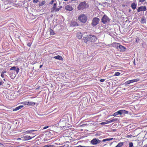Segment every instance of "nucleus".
Listing matches in <instances>:
<instances>
[{
  "mask_svg": "<svg viewBox=\"0 0 147 147\" xmlns=\"http://www.w3.org/2000/svg\"><path fill=\"white\" fill-rule=\"evenodd\" d=\"M145 0H139V2L140 3H142Z\"/></svg>",
  "mask_w": 147,
  "mask_h": 147,
  "instance_id": "39",
  "label": "nucleus"
},
{
  "mask_svg": "<svg viewBox=\"0 0 147 147\" xmlns=\"http://www.w3.org/2000/svg\"><path fill=\"white\" fill-rule=\"evenodd\" d=\"M21 138H23V140H27L32 139V138L29 136H25L21 137Z\"/></svg>",
  "mask_w": 147,
  "mask_h": 147,
  "instance_id": "10",
  "label": "nucleus"
},
{
  "mask_svg": "<svg viewBox=\"0 0 147 147\" xmlns=\"http://www.w3.org/2000/svg\"><path fill=\"white\" fill-rule=\"evenodd\" d=\"M120 112L121 114V115L122 114H127L128 112L127 111L124 110H120Z\"/></svg>",
  "mask_w": 147,
  "mask_h": 147,
  "instance_id": "17",
  "label": "nucleus"
},
{
  "mask_svg": "<svg viewBox=\"0 0 147 147\" xmlns=\"http://www.w3.org/2000/svg\"><path fill=\"white\" fill-rule=\"evenodd\" d=\"M100 20L99 18H95L92 20V24L94 26H95L97 25L99 23Z\"/></svg>",
  "mask_w": 147,
  "mask_h": 147,
  "instance_id": "5",
  "label": "nucleus"
},
{
  "mask_svg": "<svg viewBox=\"0 0 147 147\" xmlns=\"http://www.w3.org/2000/svg\"><path fill=\"white\" fill-rule=\"evenodd\" d=\"M113 139V138H107L105 139L106 141H110L111 140Z\"/></svg>",
  "mask_w": 147,
  "mask_h": 147,
  "instance_id": "35",
  "label": "nucleus"
},
{
  "mask_svg": "<svg viewBox=\"0 0 147 147\" xmlns=\"http://www.w3.org/2000/svg\"><path fill=\"white\" fill-rule=\"evenodd\" d=\"M56 10L57 11H58L59 10L58 9V10Z\"/></svg>",
  "mask_w": 147,
  "mask_h": 147,
  "instance_id": "54",
  "label": "nucleus"
},
{
  "mask_svg": "<svg viewBox=\"0 0 147 147\" xmlns=\"http://www.w3.org/2000/svg\"><path fill=\"white\" fill-rule=\"evenodd\" d=\"M129 147H133V144L132 142H131L129 143Z\"/></svg>",
  "mask_w": 147,
  "mask_h": 147,
  "instance_id": "34",
  "label": "nucleus"
},
{
  "mask_svg": "<svg viewBox=\"0 0 147 147\" xmlns=\"http://www.w3.org/2000/svg\"><path fill=\"white\" fill-rule=\"evenodd\" d=\"M143 10L144 11H145L146 10H138V12H139L140 11H142Z\"/></svg>",
  "mask_w": 147,
  "mask_h": 147,
  "instance_id": "44",
  "label": "nucleus"
},
{
  "mask_svg": "<svg viewBox=\"0 0 147 147\" xmlns=\"http://www.w3.org/2000/svg\"><path fill=\"white\" fill-rule=\"evenodd\" d=\"M131 6L133 9H135L136 8V4L135 3H133L131 4Z\"/></svg>",
  "mask_w": 147,
  "mask_h": 147,
  "instance_id": "16",
  "label": "nucleus"
},
{
  "mask_svg": "<svg viewBox=\"0 0 147 147\" xmlns=\"http://www.w3.org/2000/svg\"><path fill=\"white\" fill-rule=\"evenodd\" d=\"M77 37L79 39H81L82 37V35L80 32H78L77 33Z\"/></svg>",
  "mask_w": 147,
  "mask_h": 147,
  "instance_id": "11",
  "label": "nucleus"
},
{
  "mask_svg": "<svg viewBox=\"0 0 147 147\" xmlns=\"http://www.w3.org/2000/svg\"><path fill=\"white\" fill-rule=\"evenodd\" d=\"M28 11L29 13H30V14H32L33 16H36V13H33V11L32 10H28Z\"/></svg>",
  "mask_w": 147,
  "mask_h": 147,
  "instance_id": "20",
  "label": "nucleus"
},
{
  "mask_svg": "<svg viewBox=\"0 0 147 147\" xmlns=\"http://www.w3.org/2000/svg\"><path fill=\"white\" fill-rule=\"evenodd\" d=\"M140 80L138 78H137L136 79H133L132 80H129L125 82V83L126 84H128L131 83H133L134 82H137L139 81Z\"/></svg>",
  "mask_w": 147,
  "mask_h": 147,
  "instance_id": "7",
  "label": "nucleus"
},
{
  "mask_svg": "<svg viewBox=\"0 0 147 147\" xmlns=\"http://www.w3.org/2000/svg\"><path fill=\"white\" fill-rule=\"evenodd\" d=\"M54 58L57 59L59 60H62L63 59V58L60 55H57L56 56H55L53 57Z\"/></svg>",
  "mask_w": 147,
  "mask_h": 147,
  "instance_id": "14",
  "label": "nucleus"
},
{
  "mask_svg": "<svg viewBox=\"0 0 147 147\" xmlns=\"http://www.w3.org/2000/svg\"><path fill=\"white\" fill-rule=\"evenodd\" d=\"M119 45V44L117 43L116 42H113L112 44V45L113 47H114L116 48L117 49Z\"/></svg>",
  "mask_w": 147,
  "mask_h": 147,
  "instance_id": "13",
  "label": "nucleus"
},
{
  "mask_svg": "<svg viewBox=\"0 0 147 147\" xmlns=\"http://www.w3.org/2000/svg\"><path fill=\"white\" fill-rule=\"evenodd\" d=\"M50 34L51 35H53L55 34V33L54 32L53 30L51 29H50Z\"/></svg>",
  "mask_w": 147,
  "mask_h": 147,
  "instance_id": "27",
  "label": "nucleus"
},
{
  "mask_svg": "<svg viewBox=\"0 0 147 147\" xmlns=\"http://www.w3.org/2000/svg\"><path fill=\"white\" fill-rule=\"evenodd\" d=\"M31 44H32V43H31L30 42H28V43H27V45L28 46L30 47L31 46Z\"/></svg>",
  "mask_w": 147,
  "mask_h": 147,
  "instance_id": "38",
  "label": "nucleus"
},
{
  "mask_svg": "<svg viewBox=\"0 0 147 147\" xmlns=\"http://www.w3.org/2000/svg\"><path fill=\"white\" fill-rule=\"evenodd\" d=\"M48 127H49L48 126H45L43 127V129H46L48 128Z\"/></svg>",
  "mask_w": 147,
  "mask_h": 147,
  "instance_id": "42",
  "label": "nucleus"
},
{
  "mask_svg": "<svg viewBox=\"0 0 147 147\" xmlns=\"http://www.w3.org/2000/svg\"><path fill=\"white\" fill-rule=\"evenodd\" d=\"M16 74H10V77L12 79H13L15 77H16Z\"/></svg>",
  "mask_w": 147,
  "mask_h": 147,
  "instance_id": "25",
  "label": "nucleus"
},
{
  "mask_svg": "<svg viewBox=\"0 0 147 147\" xmlns=\"http://www.w3.org/2000/svg\"><path fill=\"white\" fill-rule=\"evenodd\" d=\"M69 11H71L72 10H69Z\"/></svg>",
  "mask_w": 147,
  "mask_h": 147,
  "instance_id": "58",
  "label": "nucleus"
},
{
  "mask_svg": "<svg viewBox=\"0 0 147 147\" xmlns=\"http://www.w3.org/2000/svg\"><path fill=\"white\" fill-rule=\"evenodd\" d=\"M6 73V71H4L2 72V73L3 74H4L5 73Z\"/></svg>",
  "mask_w": 147,
  "mask_h": 147,
  "instance_id": "46",
  "label": "nucleus"
},
{
  "mask_svg": "<svg viewBox=\"0 0 147 147\" xmlns=\"http://www.w3.org/2000/svg\"><path fill=\"white\" fill-rule=\"evenodd\" d=\"M28 11L29 13H30V14H32L33 16H36V13H33V11L32 10H28Z\"/></svg>",
  "mask_w": 147,
  "mask_h": 147,
  "instance_id": "19",
  "label": "nucleus"
},
{
  "mask_svg": "<svg viewBox=\"0 0 147 147\" xmlns=\"http://www.w3.org/2000/svg\"><path fill=\"white\" fill-rule=\"evenodd\" d=\"M34 10H34H32L33 11H35V10Z\"/></svg>",
  "mask_w": 147,
  "mask_h": 147,
  "instance_id": "53",
  "label": "nucleus"
},
{
  "mask_svg": "<svg viewBox=\"0 0 147 147\" xmlns=\"http://www.w3.org/2000/svg\"><path fill=\"white\" fill-rule=\"evenodd\" d=\"M56 0H52L49 3L50 4H53V3L56 2Z\"/></svg>",
  "mask_w": 147,
  "mask_h": 147,
  "instance_id": "29",
  "label": "nucleus"
},
{
  "mask_svg": "<svg viewBox=\"0 0 147 147\" xmlns=\"http://www.w3.org/2000/svg\"><path fill=\"white\" fill-rule=\"evenodd\" d=\"M105 79H102L100 80V82H103L105 81Z\"/></svg>",
  "mask_w": 147,
  "mask_h": 147,
  "instance_id": "41",
  "label": "nucleus"
},
{
  "mask_svg": "<svg viewBox=\"0 0 147 147\" xmlns=\"http://www.w3.org/2000/svg\"><path fill=\"white\" fill-rule=\"evenodd\" d=\"M23 107V106L22 105L18 107H17L16 108L14 109L13 110V111H17L19 109L22 108Z\"/></svg>",
  "mask_w": 147,
  "mask_h": 147,
  "instance_id": "15",
  "label": "nucleus"
},
{
  "mask_svg": "<svg viewBox=\"0 0 147 147\" xmlns=\"http://www.w3.org/2000/svg\"><path fill=\"white\" fill-rule=\"evenodd\" d=\"M65 9H73L72 7L69 5H67L65 6Z\"/></svg>",
  "mask_w": 147,
  "mask_h": 147,
  "instance_id": "22",
  "label": "nucleus"
},
{
  "mask_svg": "<svg viewBox=\"0 0 147 147\" xmlns=\"http://www.w3.org/2000/svg\"><path fill=\"white\" fill-rule=\"evenodd\" d=\"M21 140V138H18L17 139V140Z\"/></svg>",
  "mask_w": 147,
  "mask_h": 147,
  "instance_id": "47",
  "label": "nucleus"
},
{
  "mask_svg": "<svg viewBox=\"0 0 147 147\" xmlns=\"http://www.w3.org/2000/svg\"><path fill=\"white\" fill-rule=\"evenodd\" d=\"M3 80H4V81H5V79H4H4H3Z\"/></svg>",
  "mask_w": 147,
  "mask_h": 147,
  "instance_id": "57",
  "label": "nucleus"
},
{
  "mask_svg": "<svg viewBox=\"0 0 147 147\" xmlns=\"http://www.w3.org/2000/svg\"><path fill=\"white\" fill-rule=\"evenodd\" d=\"M40 2V0H33V2L34 3H37Z\"/></svg>",
  "mask_w": 147,
  "mask_h": 147,
  "instance_id": "32",
  "label": "nucleus"
},
{
  "mask_svg": "<svg viewBox=\"0 0 147 147\" xmlns=\"http://www.w3.org/2000/svg\"><path fill=\"white\" fill-rule=\"evenodd\" d=\"M123 142H120L115 147H121L123 145Z\"/></svg>",
  "mask_w": 147,
  "mask_h": 147,
  "instance_id": "24",
  "label": "nucleus"
},
{
  "mask_svg": "<svg viewBox=\"0 0 147 147\" xmlns=\"http://www.w3.org/2000/svg\"><path fill=\"white\" fill-rule=\"evenodd\" d=\"M39 3V6L40 7L44 5L45 3L46 2L45 1H42L41 0H40V2Z\"/></svg>",
  "mask_w": 147,
  "mask_h": 147,
  "instance_id": "12",
  "label": "nucleus"
},
{
  "mask_svg": "<svg viewBox=\"0 0 147 147\" xmlns=\"http://www.w3.org/2000/svg\"><path fill=\"white\" fill-rule=\"evenodd\" d=\"M78 19L81 22L85 23L87 20V18L85 15L83 14L79 17Z\"/></svg>",
  "mask_w": 147,
  "mask_h": 147,
  "instance_id": "2",
  "label": "nucleus"
},
{
  "mask_svg": "<svg viewBox=\"0 0 147 147\" xmlns=\"http://www.w3.org/2000/svg\"><path fill=\"white\" fill-rule=\"evenodd\" d=\"M10 70H14V71H16V74H17L19 71V69L18 67H16L15 66H13L10 69Z\"/></svg>",
  "mask_w": 147,
  "mask_h": 147,
  "instance_id": "8",
  "label": "nucleus"
},
{
  "mask_svg": "<svg viewBox=\"0 0 147 147\" xmlns=\"http://www.w3.org/2000/svg\"><path fill=\"white\" fill-rule=\"evenodd\" d=\"M110 21V19L106 15H104L102 17L101 19V22L104 24H106L107 22H109Z\"/></svg>",
  "mask_w": 147,
  "mask_h": 147,
  "instance_id": "4",
  "label": "nucleus"
},
{
  "mask_svg": "<svg viewBox=\"0 0 147 147\" xmlns=\"http://www.w3.org/2000/svg\"><path fill=\"white\" fill-rule=\"evenodd\" d=\"M109 123H110L109 121L106 120V121H105L102 122H101V123H100V124L101 125H105V124H108Z\"/></svg>",
  "mask_w": 147,
  "mask_h": 147,
  "instance_id": "21",
  "label": "nucleus"
},
{
  "mask_svg": "<svg viewBox=\"0 0 147 147\" xmlns=\"http://www.w3.org/2000/svg\"><path fill=\"white\" fill-rule=\"evenodd\" d=\"M102 142H106V140L105 139H103V140H102Z\"/></svg>",
  "mask_w": 147,
  "mask_h": 147,
  "instance_id": "45",
  "label": "nucleus"
},
{
  "mask_svg": "<svg viewBox=\"0 0 147 147\" xmlns=\"http://www.w3.org/2000/svg\"><path fill=\"white\" fill-rule=\"evenodd\" d=\"M79 147H83V146L80 145L79 146Z\"/></svg>",
  "mask_w": 147,
  "mask_h": 147,
  "instance_id": "50",
  "label": "nucleus"
},
{
  "mask_svg": "<svg viewBox=\"0 0 147 147\" xmlns=\"http://www.w3.org/2000/svg\"><path fill=\"white\" fill-rule=\"evenodd\" d=\"M117 120V119L116 118L114 119L111 120L109 121V123H111L113 122L116 121Z\"/></svg>",
  "mask_w": 147,
  "mask_h": 147,
  "instance_id": "28",
  "label": "nucleus"
},
{
  "mask_svg": "<svg viewBox=\"0 0 147 147\" xmlns=\"http://www.w3.org/2000/svg\"><path fill=\"white\" fill-rule=\"evenodd\" d=\"M118 115H121L120 110L114 113L113 115V116H115Z\"/></svg>",
  "mask_w": 147,
  "mask_h": 147,
  "instance_id": "18",
  "label": "nucleus"
},
{
  "mask_svg": "<svg viewBox=\"0 0 147 147\" xmlns=\"http://www.w3.org/2000/svg\"><path fill=\"white\" fill-rule=\"evenodd\" d=\"M84 41L85 42H87L88 41H90L91 42H94L97 40V38L94 35H86L84 37Z\"/></svg>",
  "mask_w": 147,
  "mask_h": 147,
  "instance_id": "1",
  "label": "nucleus"
},
{
  "mask_svg": "<svg viewBox=\"0 0 147 147\" xmlns=\"http://www.w3.org/2000/svg\"><path fill=\"white\" fill-rule=\"evenodd\" d=\"M139 39L138 38H137L136 39V42H138V41H139Z\"/></svg>",
  "mask_w": 147,
  "mask_h": 147,
  "instance_id": "43",
  "label": "nucleus"
},
{
  "mask_svg": "<svg viewBox=\"0 0 147 147\" xmlns=\"http://www.w3.org/2000/svg\"><path fill=\"white\" fill-rule=\"evenodd\" d=\"M64 1H67L68 0H63Z\"/></svg>",
  "mask_w": 147,
  "mask_h": 147,
  "instance_id": "52",
  "label": "nucleus"
},
{
  "mask_svg": "<svg viewBox=\"0 0 147 147\" xmlns=\"http://www.w3.org/2000/svg\"><path fill=\"white\" fill-rule=\"evenodd\" d=\"M3 83L2 82H0V85L3 84Z\"/></svg>",
  "mask_w": 147,
  "mask_h": 147,
  "instance_id": "48",
  "label": "nucleus"
},
{
  "mask_svg": "<svg viewBox=\"0 0 147 147\" xmlns=\"http://www.w3.org/2000/svg\"><path fill=\"white\" fill-rule=\"evenodd\" d=\"M88 6V5L86 4V2L84 1L80 3L78 6V9H84L86 8Z\"/></svg>",
  "mask_w": 147,
  "mask_h": 147,
  "instance_id": "3",
  "label": "nucleus"
},
{
  "mask_svg": "<svg viewBox=\"0 0 147 147\" xmlns=\"http://www.w3.org/2000/svg\"><path fill=\"white\" fill-rule=\"evenodd\" d=\"M74 0H71V1H73Z\"/></svg>",
  "mask_w": 147,
  "mask_h": 147,
  "instance_id": "59",
  "label": "nucleus"
},
{
  "mask_svg": "<svg viewBox=\"0 0 147 147\" xmlns=\"http://www.w3.org/2000/svg\"><path fill=\"white\" fill-rule=\"evenodd\" d=\"M42 65H40V67H39V68H41L42 67Z\"/></svg>",
  "mask_w": 147,
  "mask_h": 147,
  "instance_id": "49",
  "label": "nucleus"
},
{
  "mask_svg": "<svg viewBox=\"0 0 147 147\" xmlns=\"http://www.w3.org/2000/svg\"><path fill=\"white\" fill-rule=\"evenodd\" d=\"M117 49L120 51H125V48L123 46L119 44L118 46Z\"/></svg>",
  "mask_w": 147,
  "mask_h": 147,
  "instance_id": "9",
  "label": "nucleus"
},
{
  "mask_svg": "<svg viewBox=\"0 0 147 147\" xmlns=\"http://www.w3.org/2000/svg\"><path fill=\"white\" fill-rule=\"evenodd\" d=\"M120 74V73L119 72H117L115 73L114 76H119Z\"/></svg>",
  "mask_w": 147,
  "mask_h": 147,
  "instance_id": "30",
  "label": "nucleus"
},
{
  "mask_svg": "<svg viewBox=\"0 0 147 147\" xmlns=\"http://www.w3.org/2000/svg\"><path fill=\"white\" fill-rule=\"evenodd\" d=\"M75 147H79V146Z\"/></svg>",
  "mask_w": 147,
  "mask_h": 147,
  "instance_id": "56",
  "label": "nucleus"
},
{
  "mask_svg": "<svg viewBox=\"0 0 147 147\" xmlns=\"http://www.w3.org/2000/svg\"><path fill=\"white\" fill-rule=\"evenodd\" d=\"M1 76L2 77L4 78V74L1 73Z\"/></svg>",
  "mask_w": 147,
  "mask_h": 147,
  "instance_id": "40",
  "label": "nucleus"
},
{
  "mask_svg": "<svg viewBox=\"0 0 147 147\" xmlns=\"http://www.w3.org/2000/svg\"><path fill=\"white\" fill-rule=\"evenodd\" d=\"M28 105H33L35 104V103L32 102H28Z\"/></svg>",
  "mask_w": 147,
  "mask_h": 147,
  "instance_id": "23",
  "label": "nucleus"
},
{
  "mask_svg": "<svg viewBox=\"0 0 147 147\" xmlns=\"http://www.w3.org/2000/svg\"><path fill=\"white\" fill-rule=\"evenodd\" d=\"M83 147H90L89 146H83Z\"/></svg>",
  "mask_w": 147,
  "mask_h": 147,
  "instance_id": "51",
  "label": "nucleus"
},
{
  "mask_svg": "<svg viewBox=\"0 0 147 147\" xmlns=\"http://www.w3.org/2000/svg\"><path fill=\"white\" fill-rule=\"evenodd\" d=\"M35 130H28L25 132H24L26 134H28L30 133H32L34 131H35Z\"/></svg>",
  "mask_w": 147,
  "mask_h": 147,
  "instance_id": "26",
  "label": "nucleus"
},
{
  "mask_svg": "<svg viewBox=\"0 0 147 147\" xmlns=\"http://www.w3.org/2000/svg\"><path fill=\"white\" fill-rule=\"evenodd\" d=\"M129 10V12H130L131 11V10Z\"/></svg>",
  "mask_w": 147,
  "mask_h": 147,
  "instance_id": "55",
  "label": "nucleus"
},
{
  "mask_svg": "<svg viewBox=\"0 0 147 147\" xmlns=\"http://www.w3.org/2000/svg\"><path fill=\"white\" fill-rule=\"evenodd\" d=\"M56 6H57V5H56V3H54L53 5V8H52V9L53 8V9H55L56 7Z\"/></svg>",
  "mask_w": 147,
  "mask_h": 147,
  "instance_id": "31",
  "label": "nucleus"
},
{
  "mask_svg": "<svg viewBox=\"0 0 147 147\" xmlns=\"http://www.w3.org/2000/svg\"><path fill=\"white\" fill-rule=\"evenodd\" d=\"M132 136V135H127L126 136V138H130Z\"/></svg>",
  "mask_w": 147,
  "mask_h": 147,
  "instance_id": "33",
  "label": "nucleus"
},
{
  "mask_svg": "<svg viewBox=\"0 0 147 147\" xmlns=\"http://www.w3.org/2000/svg\"><path fill=\"white\" fill-rule=\"evenodd\" d=\"M138 9H146V7L145 6H144L143 9L141 7H139Z\"/></svg>",
  "mask_w": 147,
  "mask_h": 147,
  "instance_id": "36",
  "label": "nucleus"
},
{
  "mask_svg": "<svg viewBox=\"0 0 147 147\" xmlns=\"http://www.w3.org/2000/svg\"><path fill=\"white\" fill-rule=\"evenodd\" d=\"M100 141L98 139L94 138L91 141V143L92 144L95 145L99 143Z\"/></svg>",
  "mask_w": 147,
  "mask_h": 147,
  "instance_id": "6",
  "label": "nucleus"
},
{
  "mask_svg": "<svg viewBox=\"0 0 147 147\" xmlns=\"http://www.w3.org/2000/svg\"><path fill=\"white\" fill-rule=\"evenodd\" d=\"M23 103L24 104L26 105H28V101H26L25 102H23Z\"/></svg>",
  "mask_w": 147,
  "mask_h": 147,
  "instance_id": "37",
  "label": "nucleus"
}]
</instances>
